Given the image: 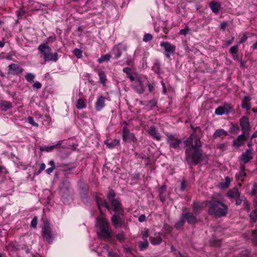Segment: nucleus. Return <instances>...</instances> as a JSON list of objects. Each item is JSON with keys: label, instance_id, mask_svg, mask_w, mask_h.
<instances>
[{"label": "nucleus", "instance_id": "3", "mask_svg": "<svg viewBox=\"0 0 257 257\" xmlns=\"http://www.w3.org/2000/svg\"><path fill=\"white\" fill-rule=\"evenodd\" d=\"M96 225L99 229L98 235L100 237L107 238L110 236L111 229L108 220L104 217H97Z\"/></svg>", "mask_w": 257, "mask_h": 257}, {"label": "nucleus", "instance_id": "60", "mask_svg": "<svg viewBox=\"0 0 257 257\" xmlns=\"http://www.w3.org/2000/svg\"><path fill=\"white\" fill-rule=\"evenodd\" d=\"M166 190V187L165 186H162L159 190L160 195H162Z\"/></svg>", "mask_w": 257, "mask_h": 257}, {"label": "nucleus", "instance_id": "11", "mask_svg": "<svg viewBox=\"0 0 257 257\" xmlns=\"http://www.w3.org/2000/svg\"><path fill=\"white\" fill-rule=\"evenodd\" d=\"M42 236L44 239L48 243H50L52 242L51 229L49 224L47 223H45L44 226L43 228Z\"/></svg>", "mask_w": 257, "mask_h": 257}, {"label": "nucleus", "instance_id": "34", "mask_svg": "<svg viewBox=\"0 0 257 257\" xmlns=\"http://www.w3.org/2000/svg\"><path fill=\"white\" fill-rule=\"evenodd\" d=\"M242 199L243 200L242 203L244 209L247 212H249L250 211V204L244 196H242Z\"/></svg>", "mask_w": 257, "mask_h": 257}, {"label": "nucleus", "instance_id": "20", "mask_svg": "<svg viewBox=\"0 0 257 257\" xmlns=\"http://www.w3.org/2000/svg\"><path fill=\"white\" fill-rule=\"evenodd\" d=\"M96 201H97V203L98 208H99V210H100V212L101 213H102L101 208L102 207H105L108 210H110V206L108 205V203L105 200H99L98 198L97 197L96 198Z\"/></svg>", "mask_w": 257, "mask_h": 257}, {"label": "nucleus", "instance_id": "36", "mask_svg": "<svg viewBox=\"0 0 257 257\" xmlns=\"http://www.w3.org/2000/svg\"><path fill=\"white\" fill-rule=\"evenodd\" d=\"M110 58V55L107 54L102 56L100 58L98 59V62L99 63H102L104 61H108Z\"/></svg>", "mask_w": 257, "mask_h": 257}, {"label": "nucleus", "instance_id": "38", "mask_svg": "<svg viewBox=\"0 0 257 257\" xmlns=\"http://www.w3.org/2000/svg\"><path fill=\"white\" fill-rule=\"evenodd\" d=\"M35 78V75L31 73H28L26 74L25 78L26 80L28 82H32L34 81Z\"/></svg>", "mask_w": 257, "mask_h": 257}, {"label": "nucleus", "instance_id": "63", "mask_svg": "<svg viewBox=\"0 0 257 257\" xmlns=\"http://www.w3.org/2000/svg\"><path fill=\"white\" fill-rule=\"evenodd\" d=\"M146 84L148 85L149 92H152L154 89V87L153 85H152L149 83H148Z\"/></svg>", "mask_w": 257, "mask_h": 257}, {"label": "nucleus", "instance_id": "26", "mask_svg": "<svg viewBox=\"0 0 257 257\" xmlns=\"http://www.w3.org/2000/svg\"><path fill=\"white\" fill-rule=\"evenodd\" d=\"M111 221L115 227L120 228L121 227V223L119 220V216L118 215H113L111 218Z\"/></svg>", "mask_w": 257, "mask_h": 257}, {"label": "nucleus", "instance_id": "53", "mask_svg": "<svg viewBox=\"0 0 257 257\" xmlns=\"http://www.w3.org/2000/svg\"><path fill=\"white\" fill-rule=\"evenodd\" d=\"M187 186V185L185 180H183L181 184L180 190L181 191L184 190L186 188Z\"/></svg>", "mask_w": 257, "mask_h": 257}, {"label": "nucleus", "instance_id": "42", "mask_svg": "<svg viewBox=\"0 0 257 257\" xmlns=\"http://www.w3.org/2000/svg\"><path fill=\"white\" fill-rule=\"evenodd\" d=\"M238 49L237 45L233 46L230 48L229 52L232 54H236Z\"/></svg>", "mask_w": 257, "mask_h": 257}, {"label": "nucleus", "instance_id": "56", "mask_svg": "<svg viewBox=\"0 0 257 257\" xmlns=\"http://www.w3.org/2000/svg\"><path fill=\"white\" fill-rule=\"evenodd\" d=\"M232 131L234 133H238L239 130V127L236 124H233L232 126Z\"/></svg>", "mask_w": 257, "mask_h": 257}, {"label": "nucleus", "instance_id": "62", "mask_svg": "<svg viewBox=\"0 0 257 257\" xmlns=\"http://www.w3.org/2000/svg\"><path fill=\"white\" fill-rule=\"evenodd\" d=\"M247 39V37L245 35H243L239 40V44L243 43L245 42Z\"/></svg>", "mask_w": 257, "mask_h": 257}, {"label": "nucleus", "instance_id": "23", "mask_svg": "<svg viewBox=\"0 0 257 257\" xmlns=\"http://www.w3.org/2000/svg\"><path fill=\"white\" fill-rule=\"evenodd\" d=\"M244 171V166H241L240 168V172L236 175V178L238 181H242L243 180V177L246 175Z\"/></svg>", "mask_w": 257, "mask_h": 257}, {"label": "nucleus", "instance_id": "43", "mask_svg": "<svg viewBox=\"0 0 257 257\" xmlns=\"http://www.w3.org/2000/svg\"><path fill=\"white\" fill-rule=\"evenodd\" d=\"M152 38L153 37L151 34H146L144 36L143 40L144 42H148L151 41L152 39Z\"/></svg>", "mask_w": 257, "mask_h": 257}, {"label": "nucleus", "instance_id": "61", "mask_svg": "<svg viewBox=\"0 0 257 257\" xmlns=\"http://www.w3.org/2000/svg\"><path fill=\"white\" fill-rule=\"evenodd\" d=\"M46 168V165L44 163H42L40 165V169L38 171L37 174H39L43 170H44Z\"/></svg>", "mask_w": 257, "mask_h": 257}, {"label": "nucleus", "instance_id": "17", "mask_svg": "<svg viewBox=\"0 0 257 257\" xmlns=\"http://www.w3.org/2000/svg\"><path fill=\"white\" fill-rule=\"evenodd\" d=\"M148 133L154 139H156L157 141L160 140L161 137L160 134L154 126H151L149 128Z\"/></svg>", "mask_w": 257, "mask_h": 257}, {"label": "nucleus", "instance_id": "9", "mask_svg": "<svg viewBox=\"0 0 257 257\" xmlns=\"http://www.w3.org/2000/svg\"><path fill=\"white\" fill-rule=\"evenodd\" d=\"M23 68L18 64L12 63L8 66V74L11 75H18L22 73Z\"/></svg>", "mask_w": 257, "mask_h": 257}, {"label": "nucleus", "instance_id": "49", "mask_svg": "<svg viewBox=\"0 0 257 257\" xmlns=\"http://www.w3.org/2000/svg\"><path fill=\"white\" fill-rule=\"evenodd\" d=\"M31 225L34 228H36L37 227V217L36 216H35L34 218L32 219L31 222Z\"/></svg>", "mask_w": 257, "mask_h": 257}, {"label": "nucleus", "instance_id": "45", "mask_svg": "<svg viewBox=\"0 0 257 257\" xmlns=\"http://www.w3.org/2000/svg\"><path fill=\"white\" fill-rule=\"evenodd\" d=\"M28 121L29 122V123H30L33 126H36V127L38 126V124L34 121L33 118L31 116L28 117Z\"/></svg>", "mask_w": 257, "mask_h": 257}, {"label": "nucleus", "instance_id": "31", "mask_svg": "<svg viewBox=\"0 0 257 257\" xmlns=\"http://www.w3.org/2000/svg\"><path fill=\"white\" fill-rule=\"evenodd\" d=\"M76 107L77 108L81 109L86 107L84 101L82 99H78L76 102Z\"/></svg>", "mask_w": 257, "mask_h": 257}, {"label": "nucleus", "instance_id": "27", "mask_svg": "<svg viewBox=\"0 0 257 257\" xmlns=\"http://www.w3.org/2000/svg\"><path fill=\"white\" fill-rule=\"evenodd\" d=\"M111 205L114 211H119L122 210L120 203L116 199H112Z\"/></svg>", "mask_w": 257, "mask_h": 257}, {"label": "nucleus", "instance_id": "12", "mask_svg": "<svg viewBox=\"0 0 257 257\" xmlns=\"http://www.w3.org/2000/svg\"><path fill=\"white\" fill-rule=\"evenodd\" d=\"M145 80L137 79L134 82L133 86L138 93H143L145 91Z\"/></svg>", "mask_w": 257, "mask_h": 257}, {"label": "nucleus", "instance_id": "58", "mask_svg": "<svg viewBox=\"0 0 257 257\" xmlns=\"http://www.w3.org/2000/svg\"><path fill=\"white\" fill-rule=\"evenodd\" d=\"M236 200V204L237 205L241 204L242 202H243V200L242 199V196L240 197V195H239V197H237Z\"/></svg>", "mask_w": 257, "mask_h": 257}, {"label": "nucleus", "instance_id": "51", "mask_svg": "<svg viewBox=\"0 0 257 257\" xmlns=\"http://www.w3.org/2000/svg\"><path fill=\"white\" fill-rule=\"evenodd\" d=\"M42 87V84L39 81H36L33 85L34 89H38L41 88Z\"/></svg>", "mask_w": 257, "mask_h": 257}, {"label": "nucleus", "instance_id": "30", "mask_svg": "<svg viewBox=\"0 0 257 257\" xmlns=\"http://www.w3.org/2000/svg\"><path fill=\"white\" fill-rule=\"evenodd\" d=\"M202 205L199 203H194L193 210L195 214H198L202 210Z\"/></svg>", "mask_w": 257, "mask_h": 257}, {"label": "nucleus", "instance_id": "25", "mask_svg": "<svg viewBox=\"0 0 257 257\" xmlns=\"http://www.w3.org/2000/svg\"><path fill=\"white\" fill-rule=\"evenodd\" d=\"M250 99L249 96H245L242 100L241 107L246 110H249L250 108Z\"/></svg>", "mask_w": 257, "mask_h": 257}, {"label": "nucleus", "instance_id": "5", "mask_svg": "<svg viewBox=\"0 0 257 257\" xmlns=\"http://www.w3.org/2000/svg\"><path fill=\"white\" fill-rule=\"evenodd\" d=\"M239 125L241 128L242 133L248 136L251 130V126L248 118L246 116H243L239 119Z\"/></svg>", "mask_w": 257, "mask_h": 257}, {"label": "nucleus", "instance_id": "18", "mask_svg": "<svg viewBox=\"0 0 257 257\" xmlns=\"http://www.w3.org/2000/svg\"><path fill=\"white\" fill-rule=\"evenodd\" d=\"M62 141H59L57 144L54 145L50 146H45L43 147H42L40 148L41 151H46L47 152L51 151L52 150L55 149H58L60 147V146L61 145Z\"/></svg>", "mask_w": 257, "mask_h": 257}, {"label": "nucleus", "instance_id": "1", "mask_svg": "<svg viewBox=\"0 0 257 257\" xmlns=\"http://www.w3.org/2000/svg\"><path fill=\"white\" fill-rule=\"evenodd\" d=\"M187 145L191 144V147L187 148L185 152V159L190 165H197L201 162L203 154L200 149L201 143L198 138L192 135L187 141Z\"/></svg>", "mask_w": 257, "mask_h": 257}, {"label": "nucleus", "instance_id": "57", "mask_svg": "<svg viewBox=\"0 0 257 257\" xmlns=\"http://www.w3.org/2000/svg\"><path fill=\"white\" fill-rule=\"evenodd\" d=\"M257 193V184L254 183L253 185V188L251 191V194L253 195H255Z\"/></svg>", "mask_w": 257, "mask_h": 257}, {"label": "nucleus", "instance_id": "59", "mask_svg": "<svg viewBox=\"0 0 257 257\" xmlns=\"http://www.w3.org/2000/svg\"><path fill=\"white\" fill-rule=\"evenodd\" d=\"M116 237L120 241H122L124 239V236L122 233L118 234Z\"/></svg>", "mask_w": 257, "mask_h": 257}, {"label": "nucleus", "instance_id": "6", "mask_svg": "<svg viewBox=\"0 0 257 257\" xmlns=\"http://www.w3.org/2000/svg\"><path fill=\"white\" fill-rule=\"evenodd\" d=\"M232 109L233 106L230 104L224 103L216 109L215 112L218 115L228 114L232 111Z\"/></svg>", "mask_w": 257, "mask_h": 257}, {"label": "nucleus", "instance_id": "16", "mask_svg": "<svg viewBox=\"0 0 257 257\" xmlns=\"http://www.w3.org/2000/svg\"><path fill=\"white\" fill-rule=\"evenodd\" d=\"M182 215L189 224H194L196 222V218L192 213H183Z\"/></svg>", "mask_w": 257, "mask_h": 257}, {"label": "nucleus", "instance_id": "52", "mask_svg": "<svg viewBox=\"0 0 257 257\" xmlns=\"http://www.w3.org/2000/svg\"><path fill=\"white\" fill-rule=\"evenodd\" d=\"M189 30H190V29L188 27H186L185 29H181L179 33L181 35H185L186 34H187L188 33Z\"/></svg>", "mask_w": 257, "mask_h": 257}, {"label": "nucleus", "instance_id": "22", "mask_svg": "<svg viewBox=\"0 0 257 257\" xmlns=\"http://www.w3.org/2000/svg\"><path fill=\"white\" fill-rule=\"evenodd\" d=\"M230 184V179L229 177H225L224 181L218 184V187L221 189H226L228 188Z\"/></svg>", "mask_w": 257, "mask_h": 257}, {"label": "nucleus", "instance_id": "55", "mask_svg": "<svg viewBox=\"0 0 257 257\" xmlns=\"http://www.w3.org/2000/svg\"><path fill=\"white\" fill-rule=\"evenodd\" d=\"M234 41V37H232L229 40H226L224 41V45L225 47H228Z\"/></svg>", "mask_w": 257, "mask_h": 257}, {"label": "nucleus", "instance_id": "46", "mask_svg": "<svg viewBox=\"0 0 257 257\" xmlns=\"http://www.w3.org/2000/svg\"><path fill=\"white\" fill-rule=\"evenodd\" d=\"M164 229L165 231V233H170L171 232L172 230V227L167 225V224H164Z\"/></svg>", "mask_w": 257, "mask_h": 257}, {"label": "nucleus", "instance_id": "50", "mask_svg": "<svg viewBox=\"0 0 257 257\" xmlns=\"http://www.w3.org/2000/svg\"><path fill=\"white\" fill-rule=\"evenodd\" d=\"M55 40H56V37L55 36H50L47 38V39L46 40L44 41V42H47V45H48L49 43H52L54 41H55Z\"/></svg>", "mask_w": 257, "mask_h": 257}, {"label": "nucleus", "instance_id": "8", "mask_svg": "<svg viewBox=\"0 0 257 257\" xmlns=\"http://www.w3.org/2000/svg\"><path fill=\"white\" fill-rule=\"evenodd\" d=\"M160 46L165 50V55L167 58H169L171 54L173 53L176 50V46L170 42L163 41L161 43Z\"/></svg>", "mask_w": 257, "mask_h": 257}, {"label": "nucleus", "instance_id": "15", "mask_svg": "<svg viewBox=\"0 0 257 257\" xmlns=\"http://www.w3.org/2000/svg\"><path fill=\"white\" fill-rule=\"evenodd\" d=\"M105 98L104 96H99L95 103V109L97 111H100L105 106Z\"/></svg>", "mask_w": 257, "mask_h": 257}, {"label": "nucleus", "instance_id": "19", "mask_svg": "<svg viewBox=\"0 0 257 257\" xmlns=\"http://www.w3.org/2000/svg\"><path fill=\"white\" fill-rule=\"evenodd\" d=\"M210 8L213 13L216 14L220 10L221 5L217 2L212 1L210 2Z\"/></svg>", "mask_w": 257, "mask_h": 257}, {"label": "nucleus", "instance_id": "10", "mask_svg": "<svg viewBox=\"0 0 257 257\" xmlns=\"http://www.w3.org/2000/svg\"><path fill=\"white\" fill-rule=\"evenodd\" d=\"M127 124L123 127L122 140L123 141L135 142L137 139L133 133H131L126 126Z\"/></svg>", "mask_w": 257, "mask_h": 257}, {"label": "nucleus", "instance_id": "28", "mask_svg": "<svg viewBox=\"0 0 257 257\" xmlns=\"http://www.w3.org/2000/svg\"><path fill=\"white\" fill-rule=\"evenodd\" d=\"M119 140L117 139H114L111 141L110 142H108V141L105 142V144L106 145L107 147L110 149L114 148L116 145L119 144Z\"/></svg>", "mask_w": 257, "mask_h": 257}, {"label": "nucleus", "instance_id": "24", "mask_svg": "<svg viewBox=\"0 0 257 257\" xmlns=\"http://www.w3.org/2000/svg\"><path fill=\"white\" fill-rule=\"evenodd\" d=\"M227 135V132L223 129H218L216 130L214 133L213 137L214 138H217L219 137L224 138Z\"/></svg>", "mask_w": 257, "mask_h": 257}, {"label": "nucleus", "instance_id": "44", "mask_svg": "<svg viewBox=\"0 0 257 257\" xmlns=\"http://www.w3.org/2000/svg\"><path fill=\"white\" fill-rule=\"evenodd\" d=\"M149 229L145 228L144 230V234H143V237H142L143 240L148 241L147 238L149 237Z\"/></svg>", "mask_w": 257, "mask_h": 257}, {"label": "nucleus", "instance_id": "35", "mask_svg": "<svg viewBox=\"0 0 257 257\" xmlns=\"http://www.w3.org/2000/svg\"><path fill=\"white\" fill-rule=\"evenodd\" d=\"M149 245L148 241H140L139 242V247L141 250H144L148 247Z\"/></svg>", "mask_w": 257, "mask_h": 257}, {"label": "nucleus", "instance_id": "7", "mask_svg": "<svg viewBox=\"0 0 257 257\" xmlns=\"http://www.w3.org/2000/svg\"><path fill=\"white\" fill-rule=\"evenodd\" d=\"M167 142L171 147L175 149L179 148L180 145L182 143L180 139H179L177 137L171 134L167 135Z\"/></svg>", "mask_w": 257, "mask_h": 257}, {"label": "nucleus", "instance_id": "54", "mask_svg": "<svg viewBox=\"0 0 257 257\" xmlns=\"http://www.w3.org/2000/svg\"><path fill=\"white\" fill-rule=\"evenodd\" d=\"M123 72L126 73L128 76L132 74V69L128 67H125L123 69Z\"/></svg>", "mask_w": 257, "mask_h": 257}, {"label": "nucleus", "instance_id": "41", "mask_svg": "<svg viewBox=\"0 0 257 257\" xmlns=\"http://www.w3.org/2000/svg\"><path fill=\"white\" fill-rule=\"evenodd\" d=\"M157 100L156 99H153L151 100L148 101L147 106L149 107H153L156 105Z\"/></svg>", "mask_w": 257, "mask_h": 257}, {"label": "nucleus", "instance_id": "2", "mask_svg": "<svg viewBox=\"0 0 257 257\" xmlns=\"http://www.w3.org/2000/svg\"><path fill=\"white\" fill-rule=\"evenodd\" d=\"M221 194L215 193L212 195L210 201V214L216 218L225 217L228 213V207L223 202Z\"/></svg>", "mask_w": 257, "mask_h": 257}, {"label": "nucleus", "instance_id": "32", "mask_svg": "<svg viewBox=\"0 0 257 257\" xmlns=\"http://www.w3.org/2000/svg\"><path fill=\"white\" fill-rule=\"evenodd\" d=\"M113 52L115 55V58L117 59L121 55V51L118 45L115 46L113 48Z\"/></svg>", "mask_w": 257, "mask_h": 257}, {"label": "nucleus", "instance_id": "13", "mask_svg": "<svg viewBox=\"0 0 257 257\" xmlns=\"http://www.w3.org/2000/svg\"><path fill=\"white\" fill-rule=\"evenodd\" d=\"M248 136L246 134L242 133V134L239 135L236 139L233 141V146L237 148L243 146L244 141L247 140Z\"/></svg>", "mask_w": 257, "mask_h": 257}, {"label": "nucleus", "instance_id": "14", "mask_svg": "<svg viewBox=\"0 0 257 257\" xmlns=\"http://www.w3.org/2000/svg\"><path fill=\"white\" fill-rule=\"evenodd\" d=\"M253 158V151L247 149L240 156V160L244 163H247Z\"/></svg>", "mask_w": 257, "mask_h": 257}, {"label": "nucleus", "instance_id": "37", "mask_svg": "<svg viewBox=\"0 0 257 257\" xmlns=\"http://www.w3.org/2000/svg\"><path fill=\"white\" fill-rule=\"evenodd\" d=\"M185 219L184 218H183V217L182 216V215L181 216V217L180 219V220H179L175 225V227L178 229L179 228H180L181 227H182L183 226V225L185 223Z\"/></svg>", "mask_w": 257, "mask_h": 257}, {"label": "nucleus", "instance_id": "4", "mask_svg": "<svg viewBox=\"0 0 257 257\" xmlns=\"http://www.w3.org/2000/svg\"><path fill=\"white\" fill-rule=\"evenodd\" d=\"M39 52L43 55L45 61H54L58 60L57 53H52L51 49L47 42L41 43L38 48Z\"/></svg>", "mask_w": 257, "mask_h": 257}, {"label": "nucleus", "instance_id": "47", "mask_svg": "<svg viewBox=\"0 0 257 257\" xmlns=\"http://www.w3.org/2000/svg\"><path fill=\"white\" fill-rule=\"evenodd\" d=\"M1 105L2 106L5 107V108H6L7 109H10L12 107V103L8 101H4L2 103Z\"/></svg>", "mask_w": 257, "mask_h": 257}, {"label": "nucleus", "instance_id": "39", "mask_svg": "<svg viewBox=\"0 0 257 257\" xmlns=\"http://www.w3.org/2000/svg\"><path fill=\"white\" fill-rule=\"evenodd\" d=\"M249 217L252 221L255 222L257 220V209L252 210L250 213Z\"/></svg>", "mask_w": 257, "mask_h": 257}, {"label": "nucleus", "instance_id": "40", "mask_svg": "<svg viewBox=\"0 0 257 257\" xmlns=\"http://www.w3.org/2000/svg\"><path fill=\"white\" fill-rule=\"evenodd\" d=\"M74 54L77 58H81L82 57V52L81 50L78 48H75L74 50Z\"/></svg>", "mask_w": 257, "mask_h": 257}, {"label": "nucleus", "instance_id": "33", "mask_svg": "<svg viewBox=\"0 0 257 257\" xmlns=\"http://www.w3.org/2000/svg\"><path fill=\"white\" fill-rule=\"evenodd\" d=\"M98 75L100 82L104 85L106 81V75L105 73L102 71L99 70L98 72Z\"/></svg>", "mask_w": 257, "mask_h": 257}, {"label": "nucleus", "instance_id": "64", "mask_svg": "<svg viewBox=\"0 0 257 257\" xmlns=\"http://www.w3.org/2000/svg\"><path fill=\"white\" fill-rule=\"evenodd\" d=\"M227 23L225 22L221 23L220 25V29L223 30H224L226 29V28L227 27Z\"/></svg>", "mask_w": 257, "mask_h": 257}, {"label": "nucleus", "instance_id": "48", "mask_svg": "<svg viewBox=\"0 0 257 257\" xmlns=\"http://www.w3.org/2000/svg\"><path fill=\"white\" fill-rule=\"evenodd\" d=\"M115 196V194L113 190H110L107 193V197L109 199H113Z\"/></svg>", "mask_w": 257, "mask_h": 257}, {"label": "nucleus", "instance_id": "29", "mask_svg": "<svg viewBox=\"0 0 257 257\" xmlns=\"http://www.w3.org/2000/svg\"><path fill=\"white\" fill-rule=\"evenodd\" d=\"M162 237L159 236L155 237H150V241L153 245L159 244L162 242Z\"/></svg>", "mask_w": 257, "mask_h": 257}, {"label": "nucleus", "instance_id": "21", "mask_svg": "<svg viewBox=\"0 0 257 257\" xmlns=\"http://www.w3.org/2000/svg\"><path fill=\"white\" fill-rule=\"evenodd\" d=\"M239 193L238 189L234 187L228 191L227 196L230 198H234L239 197Z\"/></svg>", "mask_w": 257, "mask_h": 257}]
</instances>
